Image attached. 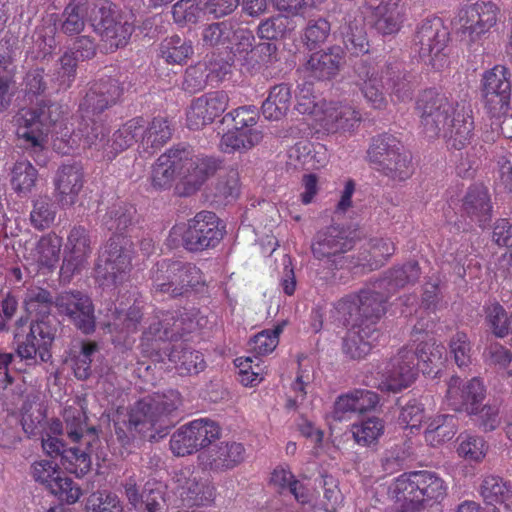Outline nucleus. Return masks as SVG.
<instances>
[{
    "instance_id": "473e14b6",
    "label": "nucleus",
    "mask_w": 512,
    "mask_h": 512,
    "mask_svg": "<svg viewBox=\"0 0 512 512\" xmlns=\"http://www.w3.org/2000/svg\"><path fill=\"white\" fill-rule=\"evenodd\" d=\"M382 73L387 77L392 101L406 103L412 100L418 83L412 73L402 70L401 63L395 60L387 61Z\"/></svg>"
},
{
    "instance_id": "a878e982",
    "label": "nucleus",
    "mask_w": 512,
    "mask_h": 512,
    "mask_svg": "<svg viewBox=\"0 0 512 512\" xmlns=\"http://www.w3.org/2000/svg\"><path fill=\"white\" fill-rule=\"evenodd\" d=\"M84 173L80 162L62 164L54 179L56 200L62 207L73 206L83 188Z\"/></svg>"
},
{
    "instance_id": "f257e3e1",
    "label": "nucleus",
    "mask_w": 512,
    "mask_h": 512,
    "mask_svg": "<svg viewBox=\"0 0 512 512\" xmlns=\"http://www.w3.org/2000/svg\"><path fill=\"white\" fill-rule=\"evenodd\" d=\"M415 111L424 134L432 139L443 133L449 149L461 150L473 136L472 111L465 105L450 100L436 88L419 92Z\"/></svg>"
},
{
    "instance_id": "864d4df0",
    "label": "nucleus",
    "mask_w": 512,
    "mask_h": 512,
    "mask_svg": "<svg viewBox=\"0 0 512 512\" xmlns=\"http://www.w3.org/2000/svg\"><path fill=\"white\" fill-rule=\"evenodd\" d=\"M384 421L378 417H371L362 420L360 423L352 426L354 440L362 446H371L377 444L379 438L384 433Z\"/></svg>"
},
{
    "instance_id": "4d7b16f0",
    "label": "nucleus",
    "mask_w": 512,
    "mask_h": 512,
    "mask_svg": "<svg viewBox=\"0 0 512 512\" xmlns=\"http://www.w3.org/2000/svg\"><path fill=\"white\" fill-rule=\"evenodd\" d=\"M455 434V417L439 415L429 423L425 431V438L432 445H438L452 439Z\"/></svg>"
},
{
    "instance_id": "49530a36",
    "label": "nucleus",
    "mask_w": 512,
    "mask_h": 512,
    "mask_svg": "<svg viewBox=\"0 0 512 512\" xmlns=\"http://www.w3.org/2000/svg\"><path fill=\"white\" fill-rule=\"evenodd\" d=\"M168 358L175 363L180 375H196L206 366L202 353L185 347L183 343L173 345Z\"/></svg>"
},
{
    "instance_id": "ddd939ff",
    "label": "nucleus",
    "mask_w": 512,
    "mask_h": 512,
    "mask_svg": "<svg viewBox=\"0 0 512 512\" xmlns=\"http://www.w3.org/2000/svg\"><path fill=\"white\" fill-rule=\"evenodd\" d=\"M354 246V241L347 232L337 226L327 227L314 237L311 249L313 256L325 261L330 268L342 269L349 265V257L345 254Z\"/></svg>"
},
{
    "instance_id": "c9c22d12",
    "label": "nucleus",
    "mask_w": 512,
    "mask_h": 512,
    "mask_svg": "<svg viewBox=\"0 0 512 512\" xmlns=\"http://www.w3.org/2000/svg\"><path fill=\"white\" fill-rule=\"evenodd\" d=\"M480 494L487 505L500 508L501 512H512V488L498 476H487L480 486Z\"/></svg>"
},
{
    "instance_id": "7ed1b4c3",
    "label": "nucleus",
    "mask_w": 512,
    "mask_h": 512,
    "mask_svg": "<svg viewBox=\"0 0 512 512\" xmlns=\"http://www.w3.org/2000/svg\"><path fill=\"white\" fill-rule=\"evenodd\" d=\"M181 395L176 390L154 393L138 400L129 412L128 423L115 425V435L123 447L130 445L135 433L150 440L166 434L174 426L173 414L181 405Z\"/></svg>"
},
{
    "instance_id": "4468645a",
    "label": "nucleus",
    "mask_w": 512,
    "mask_h": 512,
    "mask_svg": "<svg viewBox=\"0 0 512 512\" xmlns=\"http://www.w3.org/2000/svg\"><path fill=\"white\" fill-rule=\"evenodd\" d=\"M91 25L111 50L125 46L134 31L133 24L123 21L116 6L108 1L96 6L91 16Z\"/></svg>"
},
{
    "instance_id": "f8f14e48",
    "label": "nucleus",
    "mask_w": 512,
    "mask_h": 512,
    "mask_svg": "<svg viewBox=\"0 0 512 512\" xmlns=\"http://www.w3.org/2000/svg\"><path fill=\"white\" fill-rule=\"evenodd\" d=\"M219 424L208 418L193 420L178 428L170 439V450L175 456L191 455L220 438Z\"/></svg>"
},
{
    "instance_id": "de8ad7c7",
    "label": "nucleus",
    "mask_w": 512,
    "mask_h": 512,
    "mask_svg": "<svg viewBox=\"0 0 512 512\" xmlns=\"http://www.w3.org/2000/svg\"><path fill=\"white\" fill-rule=\"evenodd\" d=\"M485 322L492 334L497 338L510 337L512 345V311L508 313L499 302H491L484 306Z\"/></svg>"
},
{
    "instance_id": "39448f33",
    "label": "nucleus",
    "mask_w": 512,
    "mask_h": 512,
    "mask_svg": "<svg viewBox=\"0 0 512 512\" xmlns=\"http://www.w3.org/2000/svg\"><path fill=\"white\" fill-rule=\"evenodd\" d=\"M58 119L59 106L46 101L39 102L33 108L21 109L15 117L20 146L40 165L46 163L49 128Z\"/></svg>"
},
{
    "instance_id": "423d86ee",
    "label": "nucleus",
    "mask_w": 512,
    "mask_h": 512,
    "mask_svg": "<svg viewBox=\"0 0 512 512\" xmlns=\"http://www.w3.org/2000/svg\"><path fill=\"white\" fill-rule=\"evenodd\" d=\"M389 295L382 287H376V281L358 293L341 298L334 305V317L341 324L355 322L369 328H378V323L386 313Z\"/></svg>"
},
{
    "instance_id": "2eb2a0df",
    "label": "nucleus",
    "mask_w": 512,
    "mask_h": 512,
    "mask_svg": "<svg viewBox=\"0 0 512 512\" xmlns=\"http://www.w3.org/2000/svg\"><path fill=\"white\" fill-rule=\"evenodd\" d=\"M511 73L504 65H495L485 71L481 79V90L492 117H501L510 110L511 100Z\"/></svg>"
},
{
    "instance_id": "72a5a7b5",
    "label": "nucleus",
    "mask_w": 512,
    "mask_h": 512,
    "mask_svg": "<svg viewBox=\"0 0 512 512\" xmlns=\"http://www.w3.org/2000/svg\"><path fill=\"white\" fill-rule=\"evenodd\" d=\"M182 502L187 506H208L216 496V488L207 476L191 473L181 487Z\"/></svg>"
},
{
    "instance_id": "3c124183",
    "label": "nucleus",
    "mask_w": 512,
    "mask_h": 512,
    "mask_svg": "<svg viewBox=\"0 0 512 512\" xmlns=\"http://www.w3.org/2000/svg\"><path fill=\"white\" fill-rule=\"evenodd\" d=\"M88 10V0H71L63 11L62 32L69 36L82 32L85 27V18Z\"/></svg>"
},
{
    "instance_id": "774afa93",
    "label": "nucleus",
    "mask_w": 512,
    "mask_h": 512,
    "mask_svg": "<svg viewBox=\"0 0 512 512\" xmlns=\"http://www.w3.org/2000/svg\"><path fill=\"white\" fill-rule=\"evenodd\" d=\"M449 348L458 367H467L471 363L472 346L465 332H456L450 339Z\"/></svg>"
},
{
    "instance_id": "7c9ffc66",
    "label": "nucleus",
    "mask_w": 512,
    "mask_h": 512,
    "mask_svg": "<svg viewBox=\"0 0 512 512\" xmlns=\"http://www.w3.org/2000/svg\"><path fill=\"white\" fill-rule=\"evenodd\" d=\"M492 201L488 188L482 184L471 185L462 198L461 212L470 221L485 227L492 218Z\"/></svg>"
},
{
    "instance_id": "79ce46f5",
    "label": "nucleus",
    "mask_w": 512,
    "mask_h": 512,
    "mask_svg": "<svg viewBox=\"0 0 512 512\" xmlns=\"http://www.w3.org/2000/svg\"><path fill=\"white\" fill-rule=\"evenodd\" d=\"M143 122L144 119L142 117L132 118L113 133L109 144V160L115 158L118 153L131 147L134 143L138 142L139 139L141 140Z\"/></svg>"
},
{
    "instance_id": "6e6d98bb",
    "label": "nucleus",
    "mask_w": 512,
    "mask_h": 512,
    "mask_svg": "<svg viewBox=\"0 0 512 512\" xmlns=\"http://www.w3.org/2000/svg\"><path fill=\"white\" fill-rule=\"evenodd\" d=\"M56 214V204L47 196H39L33 201L30 221L35 229L44 230L53 224Z\"/></svg>"
},
{
    "instance_id": "aec40b11",
    "label": "nucleus",
    "mask_w": 512,
    "mask_h": 512,
    "mask_svg": "<svg viewBox=\"0 0 512 512\" xmlns=\"http://www.w3.org/2000/svg\"><path fill=\"white\" fill-rule=\"evenodd\" d=\"M123 93L117 79L103 77L92 83L79 104L82 119L96 118L115 105Z\"/></svg>"
},
{
    "instance_id": "603ef678",
    "label": "nucleus",
    "mask_w": 512,
    "mask_h": 512,
    "mask_svg": "<svg viewBox=\"0 0 512 512\" xmlns=\"http://www.w3.org/2000/svg\"><path fill=\"white\" fill-rule=\"evenodd\" d=\"M294 29L293 21L278 13L262 20L257 26V36L263 40L277 41L286 37Z\"/></svg>"
},
{
    "instance_id": "58836bf2",
    "label": "nucleus",
    "mask_w": 512,
    "mask_h": 512,
    "mask_svg": "<svg viewBox=\"0 0 512 512\" xmlns=\"http://www.w3.org/2000/svg\"><path fill=\"white\" fill-rule=\"evenodd\" d=\"M82 120L83 122L78 129V134H74V136H79L84 148L102 151L104 156L108 159L110 149V138L107 137L108 128L102 121H98L93 117Z\"/></svg>"
},
{
    "instance_id": "b1692460",
    "label": "nucleus",
    "mask_w": 512,
    "mask_h": 512,
    "mask_svg": "<svg viewBox=\"0 0 512 512\" xmlns=\"http://www.w3.org/2000/svg\"><path fill=\"white\" fill-rule=\"evenodd\" d=\"M78 442L80 446L66 448L61 457V463L70 473L83 476L90 470L91 456L94 454L97 458L104 459L105 454L100 449V440L94 427L88 429L84 440Z\"/></svg>"
},
{
    "instance_id": "9d476101",
    "label": "nucleus",
    "mask_w": 512,
    "mask_h": 512,
    "mask_svg": "<svg viewBox=\"0 0 512 512\" xmlns=\"http://www.w3.org/2000/svg\"><path fill=\"white\" fill-rule=\"evenodd\" d=\"M197 308L158 311L144 331L147 340L176 341L203 326Z\"/></svg>"
},
{
    "instance_id": "338daca9",
    "label": "nucleus",
    "mask_w": 512,
    "mask_h": 512,
    "mask_svg": "<svg viewBox=\"0 0 512 512\" xmlns=\"http://www.w3.org/2000/svg\"><path fill=\"white\" fill-rule=\"evenodd\" d=\"M48 490L59 500L68 504L76 503L82 495L81 488L71 478L67 477L64 472L53 484H50Z\"/></svg>"
},
{
    "instance_id": "e2e57ef3",
    "label": "nucleus",
    "mask_w": 512,
    "mask_h": 512,
    "mask_svg": "<svg viewBox=\"0 0 512 512\" xmlns=\"http://www.w3.org/2000/svg\"><path fill=\"white\" fill-rule=\"evenodd\" d=\"M204 11L201 0H179L172 8V15L178 24L196 23Z\"/></svg>"
},
{
    "instance_id": "0eeeda50",
    "label": "nucleus",
    "mask_w": 512,
    "mask_h": 512,
    "mask_svg": "<svg viewBox=\"0 0 512 512\" xmlns=\"http://www.w3.org/2000/svg\"><path fill=\"white\" fill-rule=\"evenodd\" d=\"M150 273L154 295L186 297L198 286L205 285L201 270L193 263L163 260L154 265Z\"/></svg>"
},
{
    "instance_id": "1a4fd4ad",
    "label": "nucleus",
    "mask_w": 512,
    "mask_h": 512,
    "mask_svg": "<svg viewBox=\"0 0 512 512\" xmlns=\"http://www.w3.org/2000/svg\"><path fill=\"white\" fill-rule=\"evenodd\" d=\"M131 260L132 242L125 236H111L97 259V281L107 288L121 284L131 270Z\"/></svg>"
},
{
    "instance_id": "0e129e2a",
    "label": "nucleus",
    "mask_w": 512,
    "mask_h": 512,
    "mask_svg": "<svg viewBox=\"0 0 512 512\" xmlns=\"http://www.w3.org/2000/svg\"><path fill=\"white\" fill-rule=\"evenodd\" d=\"M331 31L330 22L322 17L308 21L304 30V41L306 46L313 50L324 43Z\"/></svg>"
},
{
    "instance_id": "dca6fc26",
    "label": "nucleus",
    "mask_w": 512,
    "mask_h": 512,
    "mask_svg": "<svg viewBox=\"0 0 512 512\" xmlns=\"http://www.w3.org/2000/svg\"><path fill=\"white\" fill-rule=\"evenodd\" d=\"M56 325L48 318H36L31 323L30 332L24 337L15 333L17 354L21 359L32 360L38 355L42 362L51 358L50 348L56 336Z\"/></svg>"
},
{
    "instance_id": "e433bc0d",
    "label": "nucleus",
    "mask_w": 512,
    "mask_h": 512,
    "mask_svg": "<svg viewBox=\"0 0 512 512\" xmlns=\"http://www.w3.org/2000/svg\"><path fill=\"white\" fill-rule=\"evenodd\" d=\"M499 12L498 6L492 1L476 2L466 12L471 24L464 25V28L471 36H480L496 25Z\"/></svg>"
},
{
    "instance_id": "09e8293b",
    "label": "nucleus",
    "mask_w": 512,
    "mask_h": 512,
    "mask_svg": "<svg viewBox=\"0 0 512 512\" xmlns=\"http://www.w3.org/2000/svg\"><path fill=\"white\" fill-rule=\"evenodd\" d=\"M77 72V59L71 53H64L55 64L50 77L51 91H65L72 86Z\"/></svg>"
},
{
    "instance_id": "393cba45",
    "label": "nucleus",
    "mask_w": 512,
    "mask_h": 512,
    "mask_svg": "<svg viewBox=\"0 0 512 512\" xmlns=\"http://www.w3.org/2000/svg\"><path fill=\"white\" fill-rule=\"evenodd\" d=\"M229 97L224 91L210 92L192 101L187 112V125L198 130L220 116L228 106Z\"/></svg>"
},
{
    "instance_id": "6e6552de",
    "label": "nucleus",
    "mask_w": 512,
    "mask_h": 512,
    "mask_svg": "<svg viewBox=\"0 0 512 512\" xmlns=\"http://www.w3.org/2000/svg\"><path fill=\"white\" fill-rule=\"evenodd\" d=\"M367 158L375 171L392 181H405L413 174L411 156L391 134L374 137L367 150Z\"/></svg>"
},
{
    "instance_id": "f704fd0d",
    "label": "nucleus",
    "mask_w": 512,
    "mask_h": 512,
    "mask_svg": "<svg viewBox=\"0 0 512 512\" xmlns=\"http://www.w3.org/2000/svg\"><path fill=\"white\" fill-rule=\"evenodd\" d=\"M340 33L345 49L350 55L358 57L369 52L370 44L362 16L348 15Z\"/></svg>"
},
{
    "instance_id": "412c9836",
    "label": "nucleus",
    "mask_w": 512,
    "mask_h": 512,
    "mask_svg": "<svg viewBox=\"0 0 512 512\" xmlns=\"http://www.w3.org/2000/svg\"><path fill=\"white\" fill-rule=\"evenodd\" d=\"M485 395L483 382L478 378H472L462 384L460 377L452 376L447 382L446 401L454 411L475 414Z\"/></svg>"
},
{
    "instance_id": "680f3d73",
    "label": "nucleus",
    "mask_w": 512,
    "mask_h": 512,
    "mask_svg": "<svg viewBox=\"0 0 512 512\" xmlns=\"http://www.w3.org/2000/svg\"><path fill=\"white\" fill-rule=\"evenodd\" d=\"M415 348L417 349L419 364L422 363L423 365V372L442 364L445 353V348L442 344L436 341H421L419 344L415 345Z\"/></svg>"
},
{
    "instance_id": "cd10ccee",
    "label": "nucleus",
    "mask_w": 512,
    "mask_h": 512,
    "mask_svg": "<svg viewBox=\"0 0 512 512\" xmlns=\"http://www.w3.org/2000/svg\"><path fill=\"white\" fill-rule=\"evenodd\" d=\"M350 326L343 339L342 351L351 360L365 358L378 342L380 337L379 328H369L355 322H346Z\"/></svg>"
},
{
    "instance_id": "bf43d9fd",
    "label": "nucleus",
    "mask_w": 512,
    "mask_h": 512,
    "mask_svg": "<svg viewBox=\"0 0 512 512\" xmlns=\"http://www.w3.org/2000/svg\"><path fill=\"white\" fill-rule=\"evenodd\" d=\"M458 441L457 453L460 457L473 462H480L484 459L487 452V444L481 436L460 434Z\"/></svg>"
},
{
    "instance_id": "a211bd4d",
    "label": "nucleus",
    "mask_w": 512,
    "mask_h": 512,
    "mask_svg": "<svg viewBox=\"0 0 512 512\" xmlns=\"http://www.w3.org/2000/svg\"><path fill=\"white\" fill-rule=\"evenodd\" d=\"M419 366L415 344L400 348L385 365L383 377L386 389L399 392L410 386L418 375Z\"/></svg>"
},
{
    "instance_id": "a19ab883",
    "label": "nucleus",
    "mask_w": 512,
    "mask_h": 512,
    "mask_svg": "<svg viewBox=\"0 0 512 512\" xmlns=\"http://www.w3.org/2000/svg\"><path fill=\"white\" fill-rule=\"evenodd\" d=\"M171 137L172 128L168 119L160 116L154 117L146 128L143 127L140 146L145 152L152 155L166 144Z\"/></svg>"
},
{
    "instance_id": "13d9d810",
    "label": "nucleus",
    "mask_w": 512,
    "mask_h": 512,
    "mask_svg": "<svg viewBox=\"0 0 512 512\" xmlns=\"http://www.w3.org/2000/svg\"><path fill=\"white\" fill-rule=\"evenodd\" d=\"M38 178L37 170L29 161H18L12 169L11 183L17 193L31 192Z\"/></svg>"
},
{
    "instance_id": "6ab92c4d",
    "label": "nucleus",
    "mask_w": 512,
    "mask_h": 512,
    "mask_svg": "<svg viewBox=\"0 0 512 512\" xmlns=\"http://www.w3.org/2000/svg\"><path fill=\"white\" fill-rule=\"evenodd\" d=\"M57 313L84 334L95 330L94 307L91 299L80 291H65L56 297Z\"/></svg>"
},
{
    "instance_id": "2f4dec72",
    "label": "nucleus",
    "mask_w": 512,
    "mask_h": 512,
    "mask_svg": "<svg viewBox=\"0 0 512 512\" xmlns=\"http://www.w3.org/2000/svg\"><path fill=\"white\" fill-rule=\"evenodd\" d=\"M343 65L344 50L335 45L313 53L306 62L305 68L314 79L330 80L339 73Z\"/></svg>"
},
{
    "instance_id": "69168bd1",
    "label": "nucleus",
    "mask_w": 512,
    "mask_h": 512,
    "mask_svg": "<svg viewBox=\"0 0 512 512\" xmlns=\"http://www.w3.org/2000/svg\"><path fill=\"white\" fill-rule=\"evenodd\" d=\"M61 245V238L56 235L42 236L36 247L41 264L49 268L53 267L59 260Z\"/></svg>"
},
{
    "instance_id": "5701e85b",
    "label": "nucleus",
    "mask_w": 512,
    "mask_h": 512,
    "mask_svg": "<svg viewBox=\"0 0 512 512\" xmlns=\"http://www.w3.org/2000/svg\"><path fill=\"white\" fill-rule=\"evenodd\" d=\"M92 253V237L90 231L82 226H73L67 236L65 256L61 266V273L70 278L74 273L86 265Z\"/></svg>"
},
{
    "instance_id": "9b49d317",
    "label": "nucleus",
    "mask_w": 512,
    "mask_h": 512,
    "mask_svg": "<svg viewBox=\"0 0 512 512\" xmlns=\"http://www.w3.org/2000/svg\"><path fill=\"white\" fill-rule=\"evenodd\" d=\"M448 39L449 32L440 18H426L417 25L413 48L425 64L440 70L446 62L444 50Z\"/></svg>"
},
{
    "instance_id": "052dcab7",
    "label": "nucleus",
    "mask_w": 512,
    "mask_h": 512,
    "mask_svg": "<svg viewBox=\"0 0 512 512\" xmlns=\"http://www.w3.org/2000/svg\"><path fill=\"white\" fill-rule=\"evenodd\" d=\"M232 33V24L229 21H221L205 26L201 35L204 45L217 47L229 43Z\"/></svg>"
},
{
    "instance_id": "4c0bfd02",
    "label": "nucleus",
    "mask_w": 512,
    "mask_h": 512,
    "mask_svg": "<svg viewBox=\"0 0 512 512\" xmlns=\"http://www.w3.org/2000/svg\"><path fill=\"white\" fill-rule=\"evenodd\" d=\"M193 54V41L177 34L164 38L158 47V56L167 64L184 65Z\"/></svg>"
},
{
    "instance_id": "bb28decb",
    "label": "nucleus",
    "mask_w": 512,
    "mask_h": 512,
    "mask_svg": "<svg viewBox=\"0 0 512 512\" xmlns=\"http://www.w3.org/2000/svg\"><path fill=\"white\" fill-rule=\"evenodd\" d=\"M354 72L357 76V86L366 102L374 109H384L387 106V99L383 91L382 77L369 59H360L354 65Z\"/></svg>"
},
{
    "instance_id": "c03bdc74",
    "label": "nucleus",
    "mask_w": 512,
    "mask_h": 512,
    "mask_svg": "<svg viewBox=\"0 0 512 512\" xmlns=\"http://www.w3.org/2000/svg\"><path fill=\"white\" fill-rule=\"evenodd\" d=\"M136 222V208L127 203L112 205L103 217V225L113 235L123 236Z\"/></svg>"
},
{
    "instance_id": "20e7f679",
    "label": "nucleus",
    "mask_w": 512,
    "mask_h": 512,
    "mask_svg": "<svg viewBox=\"0 0 512 512\" xmlns=\"http://www.w3.org/2000/svg\"><path fill=\"white\" fill-rule=\"evenodd\" d=\"M396 512H417L425 505L439 503L447 495L444 480L428 470L403 473L388 489Z\"/></svg>"
},
{
    "instance_id": "5fc2aeb1",
    "label": "nucleus",
    "mask_w": 512,
    "mask_h": 512,
    "mask_svg": "<svg viewBox=\"0 0 512 512\" xmlns=\"http://www.w3.org/2000/svg\"><path fill=\"white\" fill-rule=\"evenodd\" d=\"M87 512H123L119 496L107 489L92 492L85 502Z\"/></svg>"
},
{
    "instance_id": "f3484780",
    "label": "nucleus",
    "mask_w": 512,
    "mask_h": 512,
    "mask_svg": "<svg viewBox=\"0 0 512 512\" xmlns=\"http://www.w3.org/2000/svg\"><path fill=\"white\" fill-rule=\"evenodd\" d=\"M224 227L214 212L201 211L188 221L183 233L184 247L191 252L215 247L224 235Z\"/></svg>"
},
{
    "instance_id": "c85d7f7f",
    "label": "nucleus",
    "mask_w": 512,
    "mask_h": 512,
    "mask_svg": "<svg viewBox=\"0 0 512 512\" xmlns=\"http://www.w3.org/2000/svg\"><path fill=\"white\" fill-rule=\"evenodd\" d=\"M405 16V7L401 0H380L372 8V27L382 36L395 35L401 30Z\"/></svg>"
},
{
    "instance_id": "4be33fe9",
    "label": "nucleus",
    "mask_w": 512,
    "mask_h": 512,
    "mask_svg": "<svg viewBox=\"0 0 512 512\" xmlns=\"http://www.w3.org/2000/svg\"><path fill=\"white\" fill-rule=\"evenodd\" d=\"M245 457L246 449L242 443L224 441L203 450L198 455V462L205 471L221 473L234 469Z\"/></svg>"
},
{
    "instance_id": "8fccbe9b",
    "label": "nucleus",
    "mask_w": 512,
    "mask_h": 512,
    "mask_svg": "<svg viewBox=\"0 0 512 512\" xmlns=\"http://www.w3.org/2000/svg\"><path fill=\"white\" fill-rule=\"evenodd\" d=\"M55 302L50 291L38 286L28 288L24 297L26 311L36 318H48Z\"/></svg>"
},
{
    "instance_id": "37998d69",
    "label": "nucleus",
    "mask_w": 512,
    "mask_h": 512,
    "mask_svg": "<svg viewBox=\"0 0 512 512\" xmlns=\"http://www.w3.org/2000/svg\"><path fill=\"white\" fill-rule=\"evenodd\" d=\"M420 268L417 262L411 261L402 267L390 270L386 276L376 281V287H382L390 296L399 288L407 284H414L420 277Z\"/></svg>"
},
{
    "instance_id": "a18cd8bd",
    "label": "nucleus",
    "mask_w": 512,
    "mask_h": 512,
    "mask_svg": "<svg viewBox=\"0 0 512 512\" xmlns=\"http://www.w3.org/2000/svg\"><path fill=\"white\" fill-rule=\"evenodd\" d=\"M262 132L257 129H237L232 127L223 134L220 148L224 153L243 152L251 149L262 140Z\"/></svg>"
},
{
    "instance_id": "c756f323",
    "label": "nucleus",
    "mask_w": 512,
    "mask_h": 512,
    "mask_svg": "<svg viewBox=\"0 0 512 512\" xmlns=\"http://www.w3.org/2000/svg\"><path fill=\"white\" fill-rule=\"evenodd\" d=\"M362 120L360 112L348 103L329 102L323 108L321 126L328 133L352 132Z\"/></svg>"
},
{
    "instance_id": "f03ea898",
    "label": "nucleus",
    "mask_w": 512,
    "mask_h": 512,
    "mask_svg": "<svg viewBox=\"0 0 512 512\" xmlns=\"http://www.w3.org/2000/svg\"><path fill=\"white\" fill-rule=\"evenodd\" d=\"M221 167L212 156L195 154L190 146L178 144L162 154L152 169L151 182L157 189L169 188L175 179L180 196L195 193Z\"/></svg>"
},
{
    "instance_id": "ea45409f",
    "label": "nucleus",
    "mask_w": 512,
    "mask_h": 512,
    "mask_svg": "<svg viewBox=\"0 0 512 512\" xmlns=\"http://www.w3.org/2000/svg\"><path fill=\"white\" fill-rule=\"evenodd\" d=\"M291 88L281 83L270 88L268 97L263 101L261 111L265 119L278 121L283 118L291 105Z\"/></svg>"
}]
</instances>
